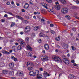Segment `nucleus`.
I'll return each instance as SVG.
<instances>
[{"label": "nucleus", "instance_id": "f257e3e1", "mask_svg": "<svg viewBox=\"0 0 79 79\" xmlns=\"http://www.w3.org/2000/svg\"><path fill=\"white\" fill-rule=\"evenodd\" d=\"M52 58L53 60H54L56 62H59V63H62V61L61 59L58 56H53Z\"/></svg>", "mask_w": 79, "mask_h": 79}, {"label": "nucleus", "instance_id": "f03ea898", "mask_svg": "<svg viewBox=\"0 0 79 79\" xmlns=\"http://www.w3.org/2000/svg\"><path fill=\"white\" fill-rule=\"evenodd\" d=\"M41 58L42 61H47L48 60V56H45V55L41 56Z\"/></svg>", "mask_w": 79, "mask_h": 79}, {"label": "nucleus", "instance_id": "7ed1b4c3", "mask_svg": "<svg viewBox=\"0 0 79 79\" xmlns=\"http://www.w3.org/2000/svg\"><path fill=\"white\" fill-rule=\"evenodd\" d=\"M68 11V9L67 8H63L61 10V12L64 14L67 13Z\"/></svg>", "mask_w": 79, "mask_h": 79}, {"label": "nucleus", "instance_id": "20e7f679", "mask_svg": "<svg viewBox=\"0 0 79 79\" xmlns=\"http://www.w3.org/2000/svg\"><path fill=\"white\" fill-rule=\"evenodd\" d=\"M63 61L66 64H69V61L66 58H63Z\"/></svg>", "mask_w": 79, "mask_h": 79}, {"label": "nucleus", "instance_id": "39448f33", "mask_svg": "<svg viewBox=\"0 0 79 79\" xmlns=\"http://www.w3.org/2000/svg\"><path fill=\"white\" fill-rule=\"evenodd\" d=\"M17 74L19 76H22L23 75V72L21 71H19L17 72Z\"/></svg>", "mask_w": 79, "mask_h": 79}, {"label": "nucleus", "instance_id": "423d86ee", "mask_svg": "<svg viewBox=\"0 0 79 79\" xmlns=\"http://www.w3.org/2000/svg\"><path fill=\"white\" fill-rule=\"evenodd\" d=\"M69 78L70 79H75L76 77L73 74H70L69 75Z\"/></svg>", "mask_w": 79, "mask_h": 79}, {"label": "nucleus", "instance_id": "0eeeda50", "mask_svg": "<svg viewBox=\"0 0 79 79\" xmlns=\"http://www.w3.org/2000/svg\"><path fill=\"white\" fill-rule=\"evenodd\" d=\"M20 41V42H19L20 45L22 46V47H25V46H26V43L23 41H19V42Z\"/></svg>", "mask_w": 79, "mask_h": 79}, {"label": "nucleus", "instance_id": "6e6552de", "mask_svg": "<svg viewBox=\"0 0 79 79\" xmlns=\"http://www.w3.org/2000/svg\"><path fill=\"white\" fill-rule=\"evenodd\" d=\"M44 47L46 50H48L49 49V45L48 44H45L44 45Z\"/></svg>", "mask_w": 79, "mask_h": 79}, {"label": "nucleus", "instance_id": "1a4fd4ad", "mask_svg": "<svg viewBox=\"0 0 79 79\" xmlns=\"http://www.w3.org/2000/svg\"><path fill=\"white\" fill-rule=\"evenodd\" d=\"M39 71L38 70H35V73L34 72V76H39Z\"/></svg>", "mask_w": 79, "mask_h": 79}, {"label": "nucleus", "instance_id": "9d476101", "mask_svg": "<svg viewBox=\"0 0 79 79\" xmlns=\"http://www.w3.org/2000/svg\"><path fill=\"white\" fill-rule=\"evenodd\" d=\"M44 77L46 78L47 76H50V74H48L47 72H44Z\"/></svg>", "mask_w": 79, "mask_h": 79}, {"label": "nucleus", "instance_id": "9b49d317", "mask_svg": "<svg viewBox=\"0 0 79 79\" xmlns=\"http://www.w3.org/2000/svg\"><path fill=\"white\" fill-rule=\"evenodd\" d=\"M61 7L60 5H59L55 6V8L57 10H60V8Z\"/></svg>", "mask_w": 79, "mask_h": 79}, {"label": "nucleus", "instance_id": "f8f14e48", "mask_svg": "<svg viewBox=\"0 0 79 79\" xmlns=\"http://www.w3.org/2000/svg\"><path fill=\"white\" fill-rule=\"evenodd\" d=\"M2 73L4 74H7L8 73V71L7 70H3L2 71Z\"/></svg>", "mask_w": 79, "mask_h": 79}, {"label": "nucleus", "instance_id": "ddd939ff", "mask_svg": "<svg viewBox=\"0 0 79 79\" xmlns=\"http://www.w3.org/2000/svg\"><path fill=\"white\" fill-rule=\"evenodd\" d=\"M29 6V4H28V3H25L23 6V7L24 8L27 9V8H28Z\"/></svg>", "mask_w": 79, "mask_h": 79}, {"label": "nucleus", "instance_id": "4468645a", "mask_svg": "<svg viewBox=\"0 0 79 79\" xmlns=\"http://www.w3.org/2000/svg\"><path fill=\"white\" fill-rule=\"evenodd\" d=\"M34 72H33V71H30L29 73V75L30 76H34Z\"/></svg>", "mask_w": 79, "mask_h": 79}, {"label": "nucleus", "instance_id": "2eb2a0df", "mask_svg": "<svg viewBox=\"0 0 79 79\" xmlns=\"http://www.w3.org/2000/svg\"><path fill=\"white\" fill-rule=\"evenodd\" d=\"M41 5H42V6H44V8H45L46 9H48L47 6V4H46L45 3H41Z\"/></svg>", "mask_w": 79, "mask_h": 79}, {"label": "nucleus", "instance_id": "dca6fc26", "mask_svg": "<svg viewBox=\"0 0 79 79\" xmlns=\"http://www.w3.org/2000/svg\"><path fill=\"white\" fill-rule=\"evenodd\" d=\"M61 3L62 4H66V1L65 0H60Z\"/></svg>", "mask_w": 79, "mask_h": 79}, {"label": "nucleus", "instance_id": "f3484780", "mask_svg": "<svg viewBox=\"0 0 79 79\" xmlns=\"http://www.w3.org/2000/svg\"><path fill=\"white\" fill-rule=\"evenodd\" d=\"M27 48H28L29 50H31V51H32V48L29 45H28L27 46Z\"/></svg>", "mask_w": 79, "mask_h": 79}, {"label": "nucleus", "instance_id": "a211bd4d", "mask_svg": "<svg viewBox=\"0 0 79 79\" xmlns=\"http://www.w3.org/2000/svg\"><path fill=\"white\" fill-rule=\"evenodd\" d=\"M48 11L49 12H50V13H52L53 14L55 13V12H54V11L52 10V9H48Z\"/></svg>", "mask_w": 79, "mask_h": 79}, {"label": "nucleus", "instance_id": "6ab92c4d", "mask_svg": "<svg viewBox=\"0 0 79 79\" xmlns=\"http://www.w3.org/2000/svg\"><path fill=\"white\" fill-rule=\"evenodd\" d=\"M22 21L24 24H27V21L26 20L23 19H22Z\"/></svg>", "mask_w": 79, "mask_h": 79}, {"label": "nucleus", "instance_id": "aec40b11", "mask_svg": "<svg viewBox=\"0 0 79 79\" xmlns=\"http://www.w3.org/2000/svg\"><path fill=\"white\" fill-rule=\"evenodd\" d=\"M17 50H21V49L23 48V47L21 45H19L17 48Z\"/></svg>", "mask_w": 79, "mask_h": 79}, {"label": "nucleus", "instance_id": "412c9836", "mask_svg": "<svg viewBox=\"0 0 79 79\" xmlns=\"http://www.w3.org/2000/svg\"><path fill=\"white\" fill-rule=\"evenodd\" d=\"M9 66L10 68H13L14 66V63H11L9 64Z\"/></svg>", "mask_w": 79, "mask_h": 79}, {"label": "nucleus", "instance_id": "4be33fe9", "mask_svg": "<svg viewBox=\"0 0 79 79\" xmlns=\"http://www.w3.org/2000/svg\"><path fill=\"white\" fill-rule=\"evenodd\" d=\"M16 18L18 19H23V17L19 15H16Z\"/></svg>", "mask_w": 79, "mask_h": 79}, {"label": "nucleus", "instance_id": "5701e85b", "mask_svg": "<svg viewBox=\"0 0 79 79\" xmlns=\"http://www.w3.org/2000/svg\"><path fill=\"white\" fill-rule=\"evenodd\" d=\"M25 29H27L28 30H31V27L29 26H28L25 28Z\"/></svg>", "mask_w": 79, "mask_h": 79}, {"label": "nucleus", "instance_id": "b1692460", "mask_svg": "<svg viewBox=\"0 0 79 79\" xmlns=\"http://www.w3.org/2000/svg\"><path fill=\"white\" fill-rule=\"evenodd\" d=\"M55 39L56 41H59L60 39V37L59 36L57 37H56L55 38Z\"/></svg>", "mask_w": 79, "mask_h": 79}, {"label": "nucleus", "instance_id": "393cba45", "mask_svg": "<svg viewBox=\"0 0 79 79\" xmlns=\"http://www.w3.org/2000/svg\"><path fill=\"white\" fill-rule=\"evenodd\" d=\"M65 18H67L68 20H69V19H71V17H70L69 15H67L65 16Z\"/></svg>", "mask_w": 79, "mask_h": 79}, {"label": "nucleus", "instance_id": "a878e982", "mask_svg": "<svg viewBox=\"0 0 79 79\" xmlns=\"http://www.w3.org/2000/svg\"><path fill=\"white\" fill-rule=\"evenodd\" d=\"M29 38L28 37H26L25 38V41L26 42H27V43L29 42Z\"/></svg>", "mask_w": 79, "mask_h": 79}, {"label": "nucleus", "instance_id": "bb28decb", "mask_svg": "<svg viewBox=\"0 0 79 79\" xmlns=\"http://www.w3.org/2000/svg\"><path fill=\"white\" fill-rule=\"evenodd\" d=\"M39 36H40V37H44L45 36V35L43 34V33H40V34L39 35Z\"/></svg>", "mask_w": 79, "mask_h": 79}, {"label": "nucleus", "instance_id": "cd10ccee", "mask_svg": "<svg viewBox=\"0 0 79 79\" xmlns=\"http://www.w3.org/2000/svg\"><path fill=\"white\" fill-rule=\"evenodd\" d=\"M9 74L11 76H13V75H14V72H13V71H11L10 72Z\"/></svg>", "mask_w": 79, "mask_h": 79}, {"label": "nucleus", "instance_id": "c85d7f7f", "mask_svg": "<svg viewBox=\"0 0 79 79\" xmlns=\"http://www.w3.org/2000/svg\"><path fill=\"white\" fill-rule=\"evenodd\" d=\"M42 77V75H39V76H37V78L38 79H41Z\"/></svg>", "mask_w": 79, "mask_h": 79}, {"label": "nucleus", "instance_id": "c756f323", "mask_svg": "<svg viewBox=\"0 0 79 79\" xmlns=\"http://www.w3.org/2000/svg\"><path fill=\"white\" fill-rule=\"evenodd\" d=\"M62 46L63 47H66L67 45H68V44H65L64 43H62Z\"/></svg>", "mask_w": 79, "mask_h": 79}, {"label": "nucleus", "instance_id": "7c9ffc66", "mask_svg": "<svg viewBox=\"0 0 79 79\" xmlns=\"http://www.w3.org/2000/svg\"><path fill=\"white\" fill-rule=\"evenodd\" d=\"M28 55H29V56H30V57H31L32 55V53L29 52V53H28Z\"/></svg>", "mask_w": 79, "mask_h": 79}, {"label": "nucleus", "instance_id": "2f4dec72", "mask_svg": "<svg viewBox=\"0 0 79 79\" xmlns=\"http://www.w3.org/2000/svg\"><path fill=\"white\" fill-rule=\"evenodd\" d=\"M38 29H39V27H35L34 29V30H38Z\"/></svg>", "mask_w": 79, "mask_h": 79}, {"label": "nucleus", "instance_id": "473e14b6", "mask_svg": "<svg viewBox=\"0 0 79 79\" xmlns=\"http://www.w3.org/2000/svg\"><path fill=\"white\" fill-rule=\"evenodd\" d=\"M41 21H42V23H43V24H45V21L44 20V19H41Z\"/></svg>", "mask_w": 79, "mask_h": 79}, {"label": "nucleus", "instance_id": "72a5a7b5", "mask_svg": "<svg viewBox=\"0 0 79 79\" xmlns=\"http://www.w3.org/2000/svg\"><path fill=\"white\" fill-rule=\"evenodd\" d=\"M30 63H31L29 61L26 62V64H27V66H28V65H29V64H30Z\"/></svg>", "mask_w": 79, "mask_h": 79}, {"label": "nucleus", "instance_id": "f704fd0d", "mask_svg": "<svg viewBox=\"0 0 79 79\" xmlns=\"http://www.w3.org/2000/svg\"><path fill=\"white\" fill-rule=\"evenodd\" d=\"M25 33H28V32H30V30H25L24 31Z\"/></svg>", "mask_w": 79, "mask_h": 79}, {"label": "nucleus", "instance_id": "c9c22d12", "mask_svg": "<svg viewBox=\"0 0 79 79\" xmlns=\"http://www.w3.org/2000/svg\"><path fill=\"white\" fill-rule=\"evenodd\" d=\"M15 23L14 22H12L11 25H10V27H13L14 26H15Z\"/></svg>", "mask_w": 79, "mask_h": 79}, {"label": "nucleus", "instance_id": "e433bc0d", "mask_svg": "<svg viewBox=\"0 0 79 79\" xmlns=\"http://www.w3.org/2000/svg\"><path fill=\"white\" fill-rule=\"evenodd\" d=\"M31 37H35V33H32L31 34Z\"/></svg>", "mask_w": 79, "mask_h": 79}, {"label": "nucleus", "instance_id": "4c0bfd02", "mask_svg": "<svg viewBox=\"0 0 79 79\" xmlns=\"http://www.w3.org/2000/svg\"><path fill=\"white\" fill-rule=\"evenodd\" d=\"M50 32L52 34H55V31L53 30H51Z\"/></svg>", "mask_w": 79, "mask_h": 79}, {"label": "nucleus", "instance_id": "58836bf2", "mask_svg": "<svg viewBox=\"0 0 79 79\" xmlns=\"http://www.w3.org/2000/svg\"><path fill=\"white\" fill-rule=\"evenodd\" d=\"M47 2H48V3H52V0H46Z\"/></svg>", "mask_w": 79, "mask_h": 79}, {"label": "nucleus", "instance_id": "ea45409f", "mask_svg": "<svg viewBox=\"0 0 79 79\" xmlns=\"http://www.w3.org/2000/svg\"><path fill=\"white\" fill-rule=\"evenodd\" d=\"M38 42L40 44V43H42V40L40 39H38Z\"/></svg>", "mask_w": 79, "mask_h": 79}, {"label": "nucleus", "instance_id": "a19ab883", "mask_svg": "<svg viewBox=\"0 0 79 79\" xmlns=\"http://www.w3.org/2000/svg\"><path fill=\"white\" fill-rule=\"evenodd\" d=\"M72 49L73 50H76V48L74 47V46H72Z\"/></svg>", "mask_w": 79, "mask_h": 79}, {"label": "nucleus", "instance_id": "79ce46f5", "mask_svg": "<svg viewBox=\"0 0 79 79\" xmlns=\"http://www.w3.org/2000/svg\"><path fill=\"white\" fill-rule=\"evenodd\" d=\"M56 47H57L58 48H60V46H59V45L57 44H56Z\"/></svg>", "mask_w": 79, "mask_h": 79}, {"label": "nucleus", "instance_id": "37998d69", "mask_svg": "<svg viewBox=\"0 0 79 79\" xmlns=\"http://www.w3.org/2000/svg\"><path fill=\"white\" fill-rule=\"evenodd\" d=\"M7 13L9 14V15H11L12 16H13V14H12V13L10 12H8Z\"/></svg>", "mask_w": 79, "mask_h": 79}, {"label": "nucleus", "instance_id": "c03bdc74", "mask_svg": "<svg viewBox=\"0 0 79 79\" xmlns=\"http://www.w3.org/2000/svg\"><path fill=\"white\" fill-rule=\"evenodd\" d=\"M54 26H55V25H54L53 24H50V27H53Z\"/></svg>", "mask_w": 79, "mask_h": 79}, {"label": "nucleus", "instance_id": "a18cd8bd", "mask_svg": "<svg viewBox=\"0 0 79 79\" xmlns=\"http://www.w3.org/2000/svg\"><path fill=\"white\" fill-rule=\"evenodd\" d=\"M14 61H18V59L16 58L15 57L14 59Z\"/></svg>", "mask_w": 79, "mask_h": 79}, {"label": "nucleus", "instance_id": "49530a36", "mask_svg": "<svg viewBox=\"0 0 79 79\" xmlns=\"http://www.w3.org/2000/svg\"><path fill=\"white\" fill-rule=\"evenodd\" d=\"M5 54L8 55V54H10V53L9 52L6 51Z\"/></svg>", "mask_w": 79, "mask_h": 79}, {"label": "nucleus", "instance_id": "de8ad7c7", "mask_svg": "<svg viewBox=\"0 0 79 79\" xmlns=\"http://www.w3.org/2000/svg\"><path fill=\"white\" fill-rule=\"evenodd\" d=\"M15 5H13L11 7V8H15Z\"/></svg>", "mask_w": 79, "mask_h": 79}, {"label": "nucleus", "instance_id": "09e8293b", "mask_svg": "<svg viewBox=\"0 0 79 79\" xmlns=\"http://www.w3.org/2000/svg\"><path fill=\"white\" fill-rule=\"evenodd\" d=\"M15 58V57L14 56H12L11 57V59H12V60H14Z\"/></svg>", "mask_w": 79, "mask_h": 79}, {"label": "nucleus", "instance_id": "8fccbe9b", "mask_svg": "<svg viewBox=\"0 0 79 79\" xmlns=\"http://www.w3.org/2000/svg\"><path fill=\"white\" fill-rule=\"evenodd\" d=\"M22 12H23V13L25 12V10L23 9H22L21 10Z\"/></svg>", "mask_w": 79, "mask_h": 79}, {"label": "nucleus", "instance_id": "3c124183", "mask_svg": "<svg viewBox=\"0 0 79 79\" xmlns=\"http://www.w3.org/2000/svg\"><path fill=\"white\" fill-rule=\"evenodd\" d=\"M32 0H31L29 2V4H32Z\"/></svg>", "mask_w": 79, "mask_h": 79}, {"label": "nucleus", "instance_id": "603ef678", "mask_svg": "<svg viewBox=\"0 0 79 79\" xmlns=\"http://www.w3.org/2000/svg\"><path fill=\"white\" fill-rule=\"evenodd\" d=\"M1 22H2V23H4L5 22V20L4 19H2L1 20Z\"/></svg>", "mask_w": 79, "mask_h": 79}, {"label": "nucleus", "instance_id": "864d4df0", "mask_svg": "<svg viewBox=\"0 0 79 79\" xmlns=\"http://www.w3.org/2000/svg\"><path fill=\"white\" fill-rule=\"evenodd\" d=\"M55 4L56 5H59V3H58V2H55Z\"/></svg>", "mask_w": 79, "mask_h": 79}, {"label": "nucleus", "instance_id": "5fc2aeb1", "mask_svg": "<svg viewBox=\"0 0 79 79\" xmlns=\"http://www.w3.org/2000/svg\"><path fill=\"white\" fill-rule=\"evenodd\" d=\"M2 52L3 53H4V54H5L6 53V51H3Z\"/></svg>", "mask_w": 79, "mask_h": 79}, {"label": "nucleus", "instance_id": "6e6d98bb", "mask_svg": "<svg viewBox=\"0 0 79 79\" xmlns=\"http://www.w3.org/2000/svg\"><path fill=\"white\" fill-rule=\"evenodd\" d=\"M6 4L7 5H10V2H7L6 3Z\"/></svg>", "mask_w": 79, "mask_h": 79}, {"label": "nucleus", "instance_id": "4d7b16f0", "mask_svg": "<svg viewBox=\"0 0 79 79\" xmlns=\"http://www.w3.org/2000/svg\"><path fill=\"white\" fill-rule=\"evenodd\" d=\"M73 66H77V64H76V63H74L73 64Z\"/></svg>", "mask_w": 79, "mask_h": 79}, {"label": "nucleus", "instance_id": "13d9d810", "mask_svg": "<svg viewBox=\"0 0 79 79\" xmlns=\"http://www.w3.org/2000/svg\"><path fill=\"white\" fill-rule=\"evenodd\" d=\"M63 25L64 26H66V24L65 23H64L63 24Z\"/></svg>", "mask_w": 79, "mask_h": 79}, {"label": "nucleus", "instance_id": "bf43d9fd", "mask_svg": "<svg viewBox=\"0 0 79 79\" xmlns=\"http://www.w3.org/2000/svg\"><path fill=\"white\" fill-rule=\"evenodd\" d=\"M40 71H43V69H42V68H40Z\"/></svg>", "mask_w": 79, "mask_h": 79}, {"label": "nucleus", "instance_id": "052dcab7", "mask_svg": "<svg viewBox=\"0 0 79 79\" xmlns=\"http://www.w3.org/2000/svg\"><path fill=\"white\" fill-rule=\"evenodd\" d=\"M76 3L77 4H79V1L78 0H77L76 1Z\"/></svg>", "mask_w": 79, "mask_h": 79}, {"label": "nucleus", "instance_id": "680f3d73", "mask_svg": "<svg viewBox=\"0 0 79 79\" xmlns=\"http://www.w3.org/2000/svg\"><path fill=\"white\" fill-rule=\"evenodd\" d=\"M12 18H13V17H11L8 18H7V19H12Z\"/></svg>", "mask_w": 79, "mask_h": 79}, {"label": "nucleus", "instance_id": "e2e57ef3", "mask_svg": "<svg viewBox=\"0 0 79 79\" xmlns=\"http://www.w3.org/2000/svg\"><path fill=\"white\" fill-rule=\"evenodd\" d=\"M20 34H21V35H23V34H24V32H23V31H21L20 32Z\"/></svg>", "mask_w": 79, "mask_h": 79}, {"label": "nucleus", "instance_id": "0e129e2a", "mask_svg": "<svg viewBox=\"0 0 79 79\" xmlns=\"http://www.w3.org/2000/svg\"><path fill=\"white\" fill-rule=\"evenodd\" d=\"M45 37L46 39H49V37L47 35L45 36Z\"/></svg>", "mask_w": 79, "mask_h": 79}, {"label": "nucleus", "instance_id": "69168bd1", "mask_svg": "<svg viewBox=\"0 0 79 79\" xmlns=\"http://www.w3.org/2000/svg\"><path fill=\"white\" fill-rule=\"evenodd\" d=\"M71 62L73 63H74V60H71Z\"/></svg>", "mask_w": 79, "mask_h": 79}, {"label": "nucleus", "instance_id": "338daca9", "mask_svg": "<svg viewBox=\"0 0 79 79\" xmlns=\"http://www.w3.org/2000/svg\"><path fill=\"white\" fill-rule=\"evenodd\" d=\"M4 17H8V15H6V14H5L4 15Z\"/></svg>", "mask_w": 79, "mask_h": 79}, {"label": "nucleus", "instance_id": "774afa93", "mask_svg": "<svg viewBox=\"0 0 79 79\" xmlns=\"http://www.w3.org/2000/svg\"><path fill=\"white\" fill-rule=\"evenodd\" d=\"M11 79H16V78L14 77H11Z\"/></svg>", "mask_w": 79, "mask_h": 79}]
</instances>
